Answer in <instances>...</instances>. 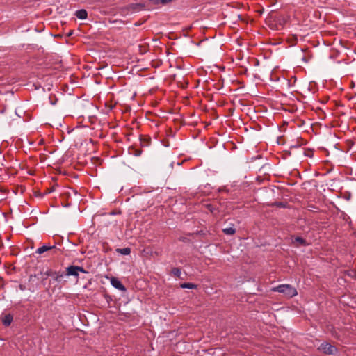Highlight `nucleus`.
<instances>
[{
    "instance_id": "f257e3e1",
    "label": "nucleus",
    "mask_w": 356,
    "mask_h": 356,
    "mask_svg": "<svg viewBox=\"0 0 356 356\" xmlns=\"http://www.w3.org/2000/svg\"><path fill=\"white\" fill-rule=\"evenodd\" d=\"M273 291L283 293L286 297L292 298L298 294L297 290L290 284H280L273 289Z\"/></svg>"
},
{
    "instance_id": "f03ea898",
    "label": "nucleus",
    "mask_w": 356,
    "mask_h": 356,
    "mask_svg": "<svg viewBox=\"0 0 356 356\" xmlns=\"http://www.w3.org/2000/svg\"><path fill=\"white\" fill-rule=\"evenodd\" d=\"M41 280L43 282L48 277H51L52 280L56 282H60L63 278V273L60 272H56L51 269H47L40 272Z\"/></svg>"
},
{
    "instance_id": "7ed1b4c3",
    "label": "nucleus",
    "mask_w": 356,
    "mask_h": 356,
    "mask_svg": "<svg viewBox=\"0 0 356 356\" xmlns=\"http://www.w3.org/2000/svg\"><path fill=\"white\" fill-rule=\"evenodd\" d=\"M318 350L320 351L323 352V353L329 354V355L334 354L337 350L335 346H332L331 344H330L327 342L322 343L320 345V346L318 347Z\"/></svg>"
},
{
    "instance_id": "20e7f679",
    "label": "nucleus",
    "mask_w": 356,
    "mask_h": 356,
    "mask_svg": "<svg viewBox=\"0 0 356 356\" xmlns=\"http://www.w3.org/2000/svg\"><path fill=\"white\" fill-rule=\"evenodd\" d=\"M58 249L56 248L55 245H43L42 246L38 248L35 250V254H42L47 251L52 250L54 254L56 253V251Z\"/></svg>"
},
{
    "instance_id": "39448f33",
    "label": "nucleus",
    "mask_w": 356,
    "mask_h": 356,
    "mask_svg": "<svg viewBox=\"0 0 356 356\" xmlns=\"http://www.w3.org/2000/svg\"><path fill=\"white\" fill-rule=\"evenodd\" d=\"M86 273V271L83 269V268L76 266H70L67 268V275H73V276H79V273Z\"/></svg>"
},
{
    "instance_id": "423d86ee",
    "label": "nucleus",
    "mask_w": 356,
    "mask_h": 356,
    "mask_svg": "<svg viewBox=\"0 0 356 356\" xmlns=\"http://www.w3.org/2000/svg\"><path fill=\"white\" fill-rule=\"evenodd\" d=\"M111 285L115 287V289L124 291H126V288L122 284V282L116 277H111Z\"/></svg>"
},
{
    "instance_id": "0eeeda50",
    "label": "nucleus",
    "mask_w": 356,
    "mask_h": 356,
    "mask_svg": "<svg viewBox=\"0 0 356 356\" xmlns=\"http://www.w3.org/2000/svg\"><path fill=\"white\" fill-rule=\"evenodd\" d=\"M75 16L79 19H86L87 18L88 13L86 10L81 9L76 11Z\"/></svg>"
},
{
    "instance_id": "6e6552de",
    "label": "nucleus",
    "mask_w": 356,
    "mask_h": 356,
    "mask_svg": "<svg viewBox=\"0 0 356 356\" xmlns=\"http://www.w3.org/2000/svg\"><path fill=\"white\" fill-rule=\"evenodd\" d=\"M13 320V317L11 314H8L5 315L2 318V323L5 326H9Z\"/></svg>"
},
{
    "instance_id": "1a4fd4ad",
    "label": "nucleus",
    "mask_w": 356,
    "mask_h": 356,
    "mask_svg": "<svg viewBox=\"0 0 356 356\" xmlns=\"http://www.w3.org/2000/svg\"><path fill=\"white\" fill-rule=\"evenodd\" d=\"M293 243H298V245H307V243L305 241V240L301 237H296L293 240Z\"/></svg>"
},
{
    "instance_id": "9d476101",
    "label": "nucleus",
    "mask_w": 356,
    "mask_h": 356,
    "mask_svg": "<svg viewBox=\"0 0 356 356\" xmlns=\"http://www.w3.org/2000/svg\"><path fill=\"white\" fill-rule=\"evenodd\" d=\"M180 286L182 289H193L197 288V285H195L193 283H189V282L183 283L180 285Z\"/></svg>"
},
{
    "instance_id": "9b49d317",
    "label": "nucleus",
    "mask_w": 356,
    "mask_h": 356,
    "mask_svg": "<svg viewBox=\"0 0 356 356\" xmlns=\"http://www.w3.org/2000/svg\"><path fill=\"white\" fill-rule=\"evenodd\" d=\"M150 2H152L154 5H159V4H166L168 3H170L173 0H149Z\"/></svg>"
},
{
    "instance_id": "f8f14e48",
    "label": "nucleus",
    "mask_w": 356,
    "mask_h": 356,
    "mask_svg": "<svg viewBox=\"0 0 356 356\" xmlns=\"http://www.w3.org/2000/svg\"><path fill=\"white\" fill-rule=\"evenodd\" d=\"M236 232L235 229L233 227H228L223 229V232L228 235H232L234 234Z\"/></svg>"
},
{
    "instance_id": "ddd939ff",
    "label": "nucleus",
    "mask_w": 356,
    "mask_h": 356,
    "mask_svg": "<svg viewBox=\"0 0 356 356\" xmlns=\"http://www.w3.org/2000/svg\"><path fill=\"white\" fill-rule=\"evenodd\" d=\"M118 251L123 255H128L131 252L130 248H129L118 249Z\"/></svg>"
},
{
    "instance_id": "4468645a",
    "label": "nucleus",
    "mask_w": 356,
    "mask_h": 356,
    "mask_svg": "<svg viewBox=\"0 0 356 356\" xmlns=\"http://www.w3.org/2000/svg\"><path fill=\"white\" fill-rule=\"evenodd\" d=\"M305 143H306V142L303 139L300 138V142L298 141L296 143L291 145V147L296 148V147H298Z\"/></svg>"
},
{
    "instance_id": "2eb2a0df",
    "label": "nucleus",
    "mask_w": 356,
    "mask_h": 356,
    "mask_svg": "<svg viewBox=\"0 0 356 356\" xmlns=\"http://www.w3.org/2000/svg\"><path fill=\"white\" fill-rule=\"evenodd\" d=\"M172 273L177 277H179L181 275V270L178 268H175L172 270Z\"/></svg>"
},
{
    "instance_id": "dca6fc26",
    "label": "nucleus",
    "mask_w": 356,
    "mask_h": 356,
    "mask_svg": "<svg viewBox=\"0 0 356 356\" xmlns=\"http://www.w3.org/2000/svg\"><path fill=\"white\" fill-rule=\"evenodd\" d=\"M148 135H138V139L140 140H145V138Z\"/></svg>"
},
{
    "instance_id": "f3484780",
    "label": "nucleus",
    "mask_w": 356,
    "mask_h": 356,
    "mask_svg": "<svg viewBox=\"0 0 356 356\" xmlns=\"http://www.w3.org/2000/svg\"><path fill=\"white\" fill-rule=\"evenodd\" d=\"M50 103H51L52 105H55V104H56V102H54V101H51V99H50Z\"/></svg>"
}]
</instances>
